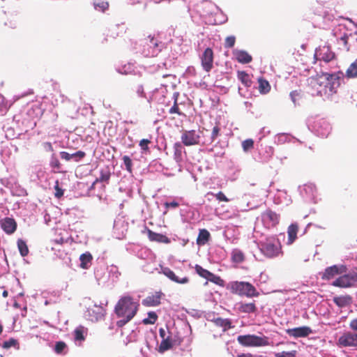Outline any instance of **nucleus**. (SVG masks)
<instances>
[{
	"label": "nucleus",
	"instance_id": "58",
	"mask_svg": "<svg viewBox=\"0 0 357 357\" xmlns=\"http://www.w3.org/2000/svg\"><path fill=\"white\" fill-rule=\"evenodd\" d=\"M178 203L177 202H175V201H173L172 202H165V206L168 208L169 207H172V208H176L178 206Z\"/></svg>",
	"mask_w": 357,
	"mask_h": 357
},
{
	"label": "nucleus",
	"instance_id": "40",
	"mask_svg": "<svg viewBox=\"0 0 357 357\" xmlns=\"http://www.w3.org/2000/svg\"><path fill=\"white\" fill-rule=\"evenodd\" d=\"M44 110L41 108L40 105H37L33 106L31 109L29 111V113L31 114H35L36 117H40L43 114Z\"/></svg>",
	"mask_w": 357,
	"mask_h": 357
},
{
	"label": "nucleus",
	"instance_id": "64",
	"mask_svg": "<svg viewBox=\"0 0 357 357\" xmlns=\"http://www.w3.org/2000/svg\"><path fill=\"white\" fill-rule=\"evenodd\" d=\"M237 357H254L251 354H241L237 356Z\"/></svg>",
	"mask_w": 357,
	"mask_h": 357
},
{
	"label": "nucleus",
	"instance_id": "10",
	"mask_svg": "<svg viewBox=\"0 0 357 357\" xmlns=\"http://www.w3.org/2000/svg\"><path fill=\"white\" fill-rule=\"evenodd\" d=\"M261 220L266 228H273L279 224L280 215L268 208L261 213Z\"/></svg>",
	"mask_w": 357,
	"mask_h": 357
},
{
	"label": "nucleus",
	"instance_id": "17",
	"mask_svg": "<svg viewBox=\"0 0 357 357\" xmlns=\"http://www.w3.org/2000/svg\"><path fill=\"white\" fill-rule=\"evenodd\" d=\"M345 267L342 266L341 267H338L336 265L328 267L325 269L324 275L322 276L323 279L330 280L333 278L335 275L342 273L345 271Z\"/></svg>",
	"mask_w": 357,
	"mask_h": 357
},
{
	"label": "nucleus",
	"instance_id": "1",
	"mask_svg": "<svg viewBox=\"0 0 357 357\" xmlns=\"http://www.w3.org/2000/svg\"><path fill=\"white\" fill-rule=\"evenodd\" d=\"M343 77L341 70L333 73H321L309 77L307 82L313 95L329 97L337 93Z\"/></svg>",
	"mask_w": 357,
	"mask_h": 357
},
{
	"label": "nucleus",
	"instance_id": "19",
	"mask_svg": "<svg viewBox=\"0 0 357 357\" xmlns=\"http://www.w3.org/2000/svg\"><path fill=\"white\" fill-rule=\"evenodd\" d=\"M146 230L148 238L151 241H155L165 244H168L171 242L170 239L165 235L154 232L150 229H146Z\"/></svg>",
	"mask_w": 357,
	"mask_h": 357
},
{
	"label": "nucleus",
	"instance_id": "6",
	"mask_svg": "<svg viewBox=\"0 0 357 357\" xmlns=\"http://www.w3.org/2000/svg\"><path fill=\"white\" fill-rule=\"evenodd\" d=\"M238 342L247 347H257L268 345V338L265 336L260 337L256 335H243L237 337Z\"/></svg>",
	"mask_w": 357,
	"mask_h": 357
},
{
	"label": "nucleus",
	"instance_id": "13",
	"mask_svg": "<svg viewBox=\"0 0 357 357\" xmlns=\"http://www.w3.org/2000/svg\"><path fill=\"white\" fill-rule=\"evenodd\" d=\"M338 341L343 347H357V334L351 332L345 333L340 337Z\"/></svg>",
	"mask_w": 357,
	"mask_h": 357
},
{
	"label": "nucleus",
	"instance_id": "36",
	"mask_svg": "<svg viewBox=\"0 0 357 357\" xmlns=\"http://www.w3.org/2000/svg\"><path fill=\"white\" fill-rule=\"evenodd\" d=\"M231 259L234 262L241 263L244 261L245 257L241 250H234L231 254Z\"/></svg>",
	"mask_w": 357,
	"mask_h": 357
},
{
	"label": "nucleus",
	"instance_id": "54",
	"mask_svg": "<svg viewBox=\"0 0 357 357\" xmlns=\"http://www.w3.org/2000/svg\"><path fill=\"white\" fill-rule=\"evenodd\" d=\"M50 165H51V167H52L54 168L59 169L61 167V163H60L59 160H58V158H56V157H52L51 162H50Z\"/></svg>",
	"mask_w": 357,
	"mask_h": 357
},
{
	"label": "nucleus",
	"instance_id": "51",
	"mask_svg": "<svg viewBox=\"0 0 357 357\" xmlns=\"http://www.w3.org/2000/svg\"><path fill=\"white\" fill-rule=\"evenodd\" d=\"M220 128L218 124L217 123L216 126H215L212 130L211 136V142H213L216 139V138L220 135Z\"/></svg>",
	"mask_w": 357,
	"mask_h": 357
},
{
	"label": "nucleus",
	"instance_id": "53",
	"mask_svg": "<svg viewBox=\"0 0 357 357\" xmlns=\"http://www.w3.org/2000/svg\"><path fill=\"white\" fill-rule=\"evenodd\" d=\"M301 91H293L290 93V97L293 102L295 104L298 98L301 97Z\"/></svg>",
	"mask_w": 357,
	"mask_h": 357
},
{
	"label": "nucleus",
	"instance_id": "57",
	"mask_svg": "<svg viewBox=\"0 0 357 357\" xmlns=\"http://www.w3.org/2000/svg\"><path fill=\"white\" fill-rule=\"evenodd\" d=\"M137 93L139 97H145V93L144 91V88L142 85L137 86L136 89Z\"/></svg>",
	"mask_w": 357,
	"mask_h": 357
},
{
	"label": "nucleus",
	"instance_id": "44",
	"mask_svg": "<svg viewBox=\"0 0 357 357\" xmlns=\"http://www.w3.org/2000/svg\"><path fill=\"white\" fill-rule=\"evenodd\" d=\"M174 105L170 108L169 113L170 114H177L178 115H181L182 113L181 112L179 107L178 106L177 103V96L178 95L174 94Z\"/></svg>",
	"mask_w": 357,
	"mask_h": 357
},
{
	"label": "nucleus",
	"instance_id": "14",
	"mask_svg": "<svg viewBox=\"0 0 357 357\" xmlns=\"http://www.w3.org/2000/svg\"><path fill=\"white\" fill-rule=\"evenodd\" d=\"M287 333L294 337H305L312 333V329L308 326H301L289 328L286 331Z\"/></svg>",
	"mask_w": 357,
	"mask_h": 357
},
{
	"label": "nucleus",
	"instance_id": "59",
	"mask_svg": "<svg viewBox=\"0 0 357 357\" xmlns=\"http://www.w3.org/2000/svg\"><path fill=\"white\" fill-rule=\"evenodd\" d=\"M349 327L353 331H357V318L354 319L349 324Z\"/></svg>",
	"mask_w": 357,
	"mask_h": 357
},
{
	"label": "nucleus",
	"instance_id": "35",
	"mask_svg": "<svg viewBox=\"0 0 357 357\" xmlns=\"http://www.w3.org/2000/svg\"><path fill=\"white\" fill-rule=\"evenodd\" d=\"M195 271H196V273L202 278H205L206 280L208 279V278L210 277L211 274V272H210L209 271L206 270V269H204L203 267H202L201 266L199 265H195Z\"/></svg>",
	"mask_w": 357,
	"mask_h": 357
},
{
	"label": "nucleus",
	"instance_id": "47",
	"mask_svg": "<svg viewBox=\"0 0 357 357\" xmlns=\"http://www.w3.org/2000/svg\"><path fill=\"white\" fill-rule=\"evenodd\" d=\"M296 355V351L294 350L291 351H282L275 354V357H295Z\"/></svg>",
	"mask_w": 357,
	"mask_h": 357
},
{
	"label": "nucleus",
	"instance_id": "27",
	"mask_svg": "<svg viewBox=\"0 0 357 357\" xmlns=\"http://www.w3.org/2000/svg\"><path fill=\"white\" fill-rule=\"evenodd\" d=\"M344 76L349 79L357 78V59L347 68Z\"/></svg>",
	"mask_w": 357,
	"mask_h": 357
},
{
	"label": "nucleus",
	"instance_id": "56",
	"mask_svg": "<svg viewBox=\"0 0 357 357\" xmlns=\"http://www.w3.org/2000/svg\"><path fill=\"white\" fill-rule=\"evenodd\" d=\"M348 40H349V36L347 34H344L341 38H340V40H342L344 43V45L345 46V47L347 48V50L349 51V47L347 46L348 45Z\"/></svg>",
	"mask_w": 357,
	"mask_h": 357
},
{
	"label": "nucleus",
	"instance_id": "62",
	"mask_svg": "<svg viewBox=\"0 0 357 357\" xmlns=\"http://www.w3.org/2000/svg\"><path fill=\"white\" fill-rule=\"evenodd\" d=\"M73 158L79 157V158H83L86 155V153L84 151H77L76 153H73Z\"/></svg>",
	"mask_w": 357,
	"mask_h": 357
},
{
	"label": "nucleus",
	"instance_id": "26",
	"mask_svg": "<svg viewBox=\"0 0 357 357\" xmlns=\"http://www.w3.org/2000/svg\"><path fill=\"white\" fill-rule=\"evenodd\" d=\"M212 321L215 324V326L222 328L223 331H226L234 327L229 319H223L221 317H218L213 319Z\"/></svg>",
	"mask_w": 357,
	"mask_h": 357
},
{
	"label": "nucleus",
	"instance_id": "31",
	"mask_svg": "<svg viewBox=\"0 0 357 357\" xmlns=\"http://www.w3.org/2000/svg\"><path fill=\"white\" fill-rule=\"evenodd\" d=\"M259 82V91L261 94H266L268 93L271 90V85L269 82L263 78H259L258 79Z\"/></svg>",
	"mask_w": 357,
	"mask_h": 357
},
{
	"label": "nucleus",
	"instance_id": "7",
	"mask_svg": "<svg viewBox=\"0 0 357 357\" xmlns=\"http://www.w3.org/2000/svg\"><path fill=\"white\" fill-rule=\"evenodd\" d=\"M106 314V309L101 305L94 303L89 305L85 312V316L89 321L97 322L104 319Z\"/></svg>",
	"mask_w": 357,
	"mask_h": 357
},
{
	"label": "nucleus",
	"instance_id": "55",
	"mask_svg": "<svg viewBox=\"0 0 357 357\" xmlns=\"http://www.w3.org/2000/svg\"><path fill=\"white\" fill-rule=\"evenodd\" d=\"M60 155H61V158L65 160H70L71 158H73V154H70L68 153V152H66V151H61L60 153Z\"/></svg>",
	"mask_w": 357,
	"mask_h": 357
},
{
	"label": "nucleus",
	"instance_id": "25",
	"mask_svg": "<svg viewBox=\"0 0 357 357\" xmlns=\"http://www.w3.org/2000/svg\"><path fill=\"white\" fill-rule=\"evenodd\" d=\"M298 231V226L296 223L291 224L287 229L288 239L287 244H292L297 238V233Z\"/></svg>",
	"mask_w": 357,
	"mask_h": 357
},
{
	"label": "nucleus",
	"instance_id": "60",
	"mask_svg": "<svg viewBox=\"0 0 357 357\" xmlns=\"http://www.w3.org/2000/svg\"><path fill=\"white\" fill-rule=\"evenodd\" d=\"M32 94H33V91L32 89H30V90H29L26 93H23V94H22L21 96H16V97L15 98V101L18 100H20V98H24V96H28V95H32Z\"/></svg>",
	"mask_w": 357,
	"mask_h": 357
},
{
	"label": "nucleus",
	"instance_id": "15",
	"mask_svg": "<svg viewBox=\"0 0 357 357\" xmlns=\"http://www.w3.org/2000/svg\"><path fill=\"white\" fill-rule=\"evenodd\" d=\"M333 301L340 308L348 307L353 303V297L349 294L335 296Z\"/></svg>",
	"mask_w": 357,
	"mask_h": 357
},
{
	"label": "nucleus",
	"instance_id": "29",
	"mask_svg": "<svg viewBox=\"0 0 357 357\" xmlns=\"http://www.w3.org/2000/svg\"><path fill=\"white\" fill-rule=\"evenodd\" d=\"M92 259L93 257L89 252L82 254L79 257V260L81 262L80 267L84 269L88 268L89 264L91 263Z\"/></svg>",
	"mask_w": 357,
	"mask_h": 357
},
{
	"label": "nucleus",
	"instance_id": "30",
	"mask_svg": "<svg viewBox=\"0 0 357 357\" xmlns=\"http://www.w3.org/2000/svg\"><path fill=\"white\" fill-rule=\"evenodd\" d=\"M210 238V233L206 229H200L198 237L197 238V243L198 245L205 244Z\"/></svg>",
	"mask_w": 357,
	"mask_h": 357
},
{
	"label": "nucleus",
	"instance_id": "61",
	"mask_svg": "<svg viewBox=\"0 0 357 357\" xmlns=\"http://www.w3.org/2000/svg\"><path fill=\"white\" fill-rule=\"evenodd\" d=\"M159 335H160V337L162 338V340H165V338H167V336L168 335H167L166 331L162 328H160L159 329Z\"/></svg>",
	"mask_w": 357,
	"mask_h": 357
},
{
	"label": "nucleus",
	"instance_id": "24",
	"mask_svg": "<svg viewBox=\"0 0 357 357\" xmlns=\"http://www.w3.org/2000/svg\"><path fill=\"white\" fill-rule=\"evenodd\" d=\"M111 176V172L110 169L108 166H106L103 168H102L100 171V176L97 178L95 181L93 183V185H94L97 183H109V181L110 179Z\"/></svg>",
	"mask_w": 357,
	"mask_h": 357
},
{
	"label": "nucleus",
	"instance_id": "9",
	"mask_svg": "<svg viewBox=\"0 0 357 357\" xmlns=\"http://www.w3.org/2000/svg\"><path fill=\"white\" fill-rule=\"evenodd\" d=\"M335 54L331 50V48L328 45H320L315 50L314 59L324 61L326 63L335 59Z\"/></svg>",
	"mask_w": 357,
	"mask_h": 357
},
{
	"label": "nucleus",
	"instance_id": "43",
	"mask_svg": "<svg viewBox=\"0 0 357 357\" xmlns=\"http://www.w3.org/2000/svg\"><path fill=\"white\" fill-rule=\"evenodd\" d=\"M254 147V141L252 139H248L242 142V148L244 151H248Z\"/></svg>",
	"mask_w": 357,
	"mask_h": 357
},
{
	"label": "nucleus",
	"instance_id": "38",
	"mask_svg": "<svg viewBox=\"0 0 357 357\" xmlns=\"http://www.w3.org/2000/svg\"><path fill=\"white\" fill-rule=\"evenodd\" d=\"M158 319V315L155 312H148V318L144 319L142 322L147 324H154Z\"/></svg>",
	"mask_w": 357,
	"mask_h": 357
},
{
	"label": "nucleus",
	"instance_id": "63",
	"mask_svg": "<svg viewBox=\"0 0 357 357\" xmlns=\"http://www.w3.org/2000/svg\"><path fill=\"white\" fill-rule=\"evenodd\" d=\"M53 242L56 244H63L66 242H67V241L64 240V238L63 237H61L59 238H56V239H54L53 240Z\"/></svg>",
	"mask_w": 357,
	"mask_h": 357
},
{
	"label": "nucleus",
	"instance_id": "2",
	"mask_svg": "<svg viewBox=\"0 0 357 357\" xmlns=\"http://www.w3.org/2000/svg\"><path fill=\"white\" fill-rule=\"evenodd\" d=\"M138 307L139 303L134 301L132 297H121L114 307V313L117 317L122 318L116 322V326L121 328L132 319L138 311Z\"/></svg>",
	"mask_w": 357,
	"mask_h": 357
},
{
	"label": "nucleus",
	"instance_id": "33",
	"mask_svg": "<svg viewBox=\"0 0 357 357\" xmlns=\"http://www.w3.org/2000/svg\"><path fill=\"white\" fill-rule=\"evenodd\" d=\"M10 106L11 104H9L3 96L0 94V115L5 114Z\"/></svg>",
	"mask_w": 357,
	"mask_h": 357
},
{
	"label": "nucleus",
	"instance_id": "16",
	"mask_svg": "<svg viewBox=\"0 0 357 357\" xmlns=\"http://www.w3.org/2000/svg\"><path fill=\"white\" fill-rule=\"evenodd\" d=\"M1 227L6 234H12L17 229V223L13 218H5L1 220Z\"/></svg>",
	"mask_w": 357,
	"mask_h": 357
},
{
	"label": "nucleus",
	"instance_id": "22",
	"mask_svg": "<svg viewBox=\"0 0 357 357\" xmlns=\"http://www.w3.org/2000/svg\"><path fill=\"white\" fill-rule=\"evenodd\" d=\"M238 310L241 313L250 314L257 312V307L255 301L251 303L241 302L238 303Z\"/></svg>",
	"mask_w": 357,
	"mask_h": 357
},
{
	"label": "nucleus",
	"instance_id": "52",
	"mask_svg": "<svg viewBox=\"0 0 357 357\" xmlns=\"http://www.w3.org/2000/svg\"><path fill=\"white\" fill-rule=\"evenodd\" d=\"M174 155L176 158H178L181 156L182 146L179 142H176L174 145Z\"/></svg>",
	"mask_w": 357,
	"mask_h": 357
},
{
	"label": "nucleus",
	"instance_id": "8",
	"mask_svg": "<svg viewBox=\"0 0 357 357\" xmlns=\"http://www.w3.org/2000/svg\"><path fill=\"white\" fill-rule=\"evenodd\" d=\"M356 282L357 272L352 271L337 278L333 282L332 285L340 288H349L354 286Z\"/></svg>",
	"mask_w": 357,
	"mask_h": 357
},
{
	"label": "nucleus",
	"instance_id": "48",
	"mask_svg": "<svg viewBox=\"0 0 357 357\" xmlns=\"http://www.w3.org/2000/svg\"><path fill=\"white\" fill-rule=\"evenodd\" d=\"M18 344L17 340L14 338H10L7 341H5L2 344V347L3 349H9L11 347H15Z\"/></svg>",
	"mask_w": 357,
	"mask_h": 357
},
{
	"label": "nucleus",
	"instance_id": "37",
	"mask_svg": "<svg viewBox=\"0 0 357 357\" xmlns=\"http://www.w3.org/2000/svg\"><path fill=\"white\" fill-rule=\"evenodd\" d=\"M208 280L220 287H225V282L224 280H222L220 276L213 274V273H211Z\"/></svg>",
	"mask_w": 357,
	"mask_h": 357
},
{
	"label": "nucleus",
	"instance_id": "50",
	"mask_svg": "<svg viewBox=\"0 0 357 357\" xmlns=\"http://www.w3.org/2000/svg\"><path fill=\"white\" fill-rule=\"evenodd\" d=\"M151 143V139H142V140H140L139 146H140L142 150L146 151H149V144Z\"/></svg>",
	"mask_w": 357,
	"mask_h": 357
},
{
	"label": "nucleus",
	"instance_id": "23",
	"mask_svg": "<svg viewBox=\"0 0 357 357\" xmlns=\"http://www.w3.org/2000/svg\"><path fill=\"white\" fill-rule=\"evenodd\" d=\"M169 335L167 336V338L165 340H162L159 347H158V352L159 353H164L165 351L171 349L174 346V341L172 339V335L169 332H168Z\"/></svg>",
	"mask_w": 357,
	"mask_h": 357
},
{
	"label": "nucleus",
	"instance_id": "18",
	"mask_svg": "<svg viewBox=\"0 0 357 357\" xmlns=\"http://www.w3.org/2000/svg\"><path fill=\"white\" fill-rule=\"evenodd\" d=\"M162 295L163 294L161 292H156L155 294L149 296L142 301V305L146 307L159 305Z\"/></svg>",
	"mask_w": 357,
	"mask_h": 357
},
{
	"label": "nucleus",
	"instance_id": "45",
	"mask_svg": "<svg viewBox=\"0 0 357 357\" xmlns=\"http://www.w3.org/2000/svg\"><path fill=\"white\" fill-rule=\"evenodd\" d=\"M236 38L234 36H227L225 40V47L231 48L234 46Z\"/></svg>",
	"mask_w": 357,
	"mask_h": 357
},
{
	"label": "nucleus",
	"instance_id": "34",
	"mask_svg": "<svg viewBox=\"0 0 357 357\" xmlns=\"http://www.w3.org/2000/svg\"><path fill=\"white\" fill-rule=\"evenodd\" d=\"M17 247L20 255L22 257H25L29 254V248L26 242L22 239H18Z\"/></svg>",
	"mask_w": 357,
	"mask_h": 357
},
{
	"label": "nucleus",
	"instance_id": "28",
	"mask_svg": "<svg viewBox=\"0 0 357 357\" xmlns=\"http://www.w3.org/2000/svg\"><path fill=\"white\" fill-rule=\"evenodd\" d=\"M87 328L83 326L77 327L73 333L75 341L83 342L85 340V336L87 334Z\"/></svg>",
	"mask_w": 357,
	"mask_h": 357
},
{
	"label": "nucleus",
	"instance_id": "11",
	"mask_svg": "<svg viewBox=\"0 0 357 357\" xmlns=\"http://www.w3.org/2000/svg\"><path fill=\"white\" fill-rule=\"evenodd\" d=\"M213 51L210 47H207L200 56L202 66L206 73L213 68Z\"/></svg>",
	"mask_w": 357,
	"mask_h": 357
},
{
	"label": "nucleus",
	"instance_id": "42",
	"mask_svg": "<svg viewBox=\"0 0 357 357\" xmlns=\"http://www.w3.org/2000/svg\"><path fill=\"white\" fill-rule=\"evenodd\" d=\"M208 195H211L215 196V198L217 199V200H218L219 202H228L229 201V199L226 197V195L222 191H220L216 194L209 192H208Z\"/></svg>",
	"mask_w": 357,
	"mask_h": 357
},
{
	"label": "nucleus",
	"instance_id": "41",
	"mask_svg": "<svg viewBox=\"0 0 357 357\" xmlns=\"http://www.w3.org/2000/svg\"><path fill=\"white\" fill-rule=\"evenodd\" d=\"M122 160L123 161V163L126 167V169L130 172L132 173V162L130 158L128 155H124L122 158Z\"/></svg>",
	"mask_w": 357,
	"mask_h": 357
},
{
	"label": "nucleus",
	"instance_id": "21",
	"mask_svg": "<svg viewBox=\"0 0 357 357\" xmlns=\"http://www.w3.org/2000/svg\"><path fill=\"white\" fill-rule=\"evenodd\" d=\"M234 55L238 62L243 64L249 63L252 61V56L245 50H235L234 51Z\"/></svg>",
	"mask_w": 357,
	"mask_h": 357
},
{
	"label": "nucleus",
	"instance_id": "3",
	"mask_svg": "<svg viewBox=\"0 0 357 357\" xmlns=\"http://www.w3.org/2000/svg\"><path fill=\"white\" fill-rule=\"evenodd\" d=\"M257 245L261 253L266 258L273 259L283 255L282 244L276 235L264 238Z\"/></svg>",
	"mask_w": 357,
	"mask_h": 357
},
{
	"label": "nucleus",
	"instance_id": "12",
	"mask_svg": "<svg viewBox=\"0 0 357 357\" xmlns=\"http://www.w3.org/2000/svg\"><path fill=\"white\" fill-rule=\"evenodd\" d=\"M181 142L187 146L196 145L199 143L200 136L195 130H185L181 135Z\"/></svg>",
	"mask_w": 357,
	"mask_h": 357
},
{
	"label": "nucleus",
	"instance_id": "49",
	"mask_svg": "<svg viewBox=\"0 0 357 357\" xmlns=\"http://www.w3.org/2000/svg\"><path fill=\"white\" fill-rule=\"evenodd\" d=\"M54 196L56 198H61L63 195V190L59 187V181L56 180L54 185Z\"/></svg>",
	"mask_w": 357,
	"mask_h": 357
},
{
	"label": "nucleus",
	"instance_id": "20",
	"mask_svg": "<svg viewBox=\"0 0 357 357\" xmlns=\"http://www.w3.org/2000/svg\"><path fill=\"white\" fill-rule=\"evenodd\" d=\"M162 273L172 281H174L179 284H185L188 282L189 279L187 277H184L180 279L169 268L165 267L162 268Z\"/></svg>",
	"mask_w": 357,
	"mask_h": 357
},
{
	"label": "nucleus",
	"instance_id": "5",
	"mask_svg": "<svg viewBox=\"0 0 357 357\" xmlns=\"http://www.w3.org/2000/svg\"><path fill=\"white\" fill-rule=\"evenodd\" d=\"M163 47L162 42L149 36L144 40L142 54L146 57H154L159 54Z\"/></svg>",
	"mask_w": 357,
	"mask_h": 357
},
{
	"label": "nucleus",
	"instance_id": "32",
	"mask_svg": "<svg viewBox=\"0 0 357 357\" xmlns=\"http://www.w3.org/2000/svg\"><path fill=\"white\" fill-rule=\"evenodd\" d=\"M238 79L241 83L245 86H250L252 84V80L250 75L245 71H238L237 73Z\"/></svg>",
	"mask_w": 357,
	"mask_h": 357
},
{
	"label": "nucleus",
	"instance_id": "46",
	"mask_svg": "<svg viewBox=\"0 0 357 357\" xmlns=\"http://www.w3.org/2000/svg\"><path fill=\"white\" fill-rule=\"evenodd\" d=\"M66 347L67 345L64 342H57L55 344L54 351L56 354H60L63 351Z\"/></svg>",
	"mask_w": 357,
	"mask_h": 357
},
{
	"label": "nucleus",
	"instance_id": "39",
	"mask_svg": "<svg viewBox=\"0 0 357 357\" xmlns=\"http://www.w3.org/2000/svg\"><path fill=\"white\" fill-rule=\"evenodd\" d=\"M94 6L96 9L104 12L105 10L108 8L109 3L108 2L105 1L104 0H96L94 2Z\"/></svg>",
	"mask_w": 357,
	"mask_h": 357
},
{
	"label": "nucleus",
	"instance_id": "4",
	"mask_svg": "<svg viewBox=\"0 0 357 357\" xmlns=\"http://www.w3.org/2000/svg\"><path fill=\"white\" fill-rule=\"evenodd\" d=\"M227 289L234 294L241 296H245L248 298L258 297L259 291L248 282L233 281L228 283Z\"/></svg>",
	"mask_w": 357,
	"mask_h": 357
}]
</instances>
